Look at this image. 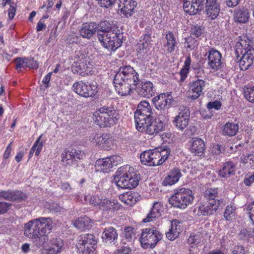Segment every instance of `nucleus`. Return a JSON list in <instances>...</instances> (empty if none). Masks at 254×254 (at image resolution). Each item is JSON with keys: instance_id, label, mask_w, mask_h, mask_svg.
I'll return each instance as SVG.
<instances>
[{"instance_id": "nucleus-1", "label": "nucleus", "mask_w": 254, "mask_h": 254, "mask_svg": "<svg viewBox=\"0 0 254 254\" xmlns=\"http://www.w3.org/2000/svg\"><path fill=\"white\" fill-rule=\"evenodd\" d=\"M50 217H40L29 221L24 225V235L28 237L38 248L43 246L48 240V234L54 227Z\"/></svg>"}, {"instance_id": "nucleus-2", "label": "nucleus", "mask_w": 254, "mask_h": 254, "mask_svg": "<svg viewBox=\"0 0 254 254\" xmlns=\"http://www.w3.org/2000/svg\"><path fill=\"white\" fill-rule=\"evenodd\" d=\"M133 169L128 165L121 167L117 170L114 178L118 187L133 189L138 185L140 176L133 172Z\"/></svg>"}, {"instance_id": "nucleus-3", "label": "nucleus", "mask_w": 254, "mask_h": 254, "mask_svg": "<svg viewBox=\"0 0 254 254\" xmlns=\"http://www.w3.org/2000/svg\"><path fill=\"white\" fill-rule=\"evenodd\" d=\"M120 115L116 110L104 106L96 110L93 116L96 125L100 127H108L117 124Z\"/></svg>"}, {"instance_id": "nucleus-4", "label": "nucleus", "mask_w": 254, "mask_h": 254, "mask_svg": "<svg viewBox=\"0 0 254 254\" xmlns=\"http://www.w3.org/2000/svg\"><path fill=\"white\" fill-rule=\"evenodd\" d=\"M192 193V191L188 189H177L169 199L170 203L174 207L184 209L192 203L194 198Z\"/></svg>"}, {"instance_id": "nucleus-5", "label": "nucleus", "mask_w": 254, "mask_h": 254, "mask_svg": "<svg viewBox=\"0 0 254 254\" xmlns=\"http://www.w3.org/2000/svg\"><path fill=\"white\" fill-rule=\"evenodd\" d=\"M165 117L159 116L158 118L153 119V117L143 122V125H136V128L140 132H145L149 135L156 134L163 130L164 128L166 121Z\"/></svg>"}, {"instance_id": "nucleus-6", "label": "nucleus", "mask_w": 254, "mask_h": 254, "mask_svg": "<svg viewBox=\"0 0 254 254\" xmlns=\"http://www.w3.org/2000/svg\"><path fill=\"white\" fill-rule=\"evenodd\" d=\"M98 38L103 46L110 51H115L122 45L123 35L118 30L107 34L106 36L99 34Z\"/></svg>"}, {"instance_id": "nucleus-7", "label": "nucleus", "mask_w": 254, "mask_h": 254, "mask_svg": "<svg viewBox=\"0 0 254 254\" xmlns=\"http://www.w3.org/2000/svg\"><path fill=\"white\" fill-rule=\"evenodd\" d=\"M162 238V234L155 228H146L142 231L140 241L144 248H154Z\"/></svg>"}, {"instance_id": "nucleus-8", "label": "nucleus", "mask_w": 254, "mask_h": 254, "mask_svg": "<svg viewBox=\"0 0 254 254\" xmlns=\"http://www.w3.org/2000/svg\"><path fill=\"white\" fill-rule=\"evenodd\" d=\"M153 111L148 102L145 101L140 102L134 114L135 126L138 125L141 127L143 122L152 118Z\"/></svg>"}, {"instance_id": "nucleus-9", "label": "nucleus", "mask_w": 254, "mask_h": 254, "mask_svg": "<svg viewBox=\"0 0 254 254\" xmlns=\"http://www.w3.org/2000/svg\"><path fill=\"white\" fill-rule=\"evenodd\" d=\"M72 89L78 95L86 98L93 97L98 92L96 84H87L82 81L75 82L72 86Z\"/></svg>"}, {"instance_id": "nucleus-10", "label": "nucleus", "mask_w": 254, "mask_h": 254, "mask_svg": "<svg viewBox=\"0 0 254 254\" xmlns=\"http://www.w3.org/2000/svg\"><path fill=\"white\" fill-rule=\"evenodd\" d=\"M96 243L95 237L93 235L86 234L80 236L76 247L83 254H93Z\"/></svg>"}, {"instance_id": "nucleus-11", "label": "nucleus", "mask_w": 254, "mask_h": 254, "mask_svg": "<svg viewBox=\"0 0 254 254\" xmlns=\"http://www.w3.org/2000/svg\"><path fill=\"white\" fill-rule=\"evenodd\" d=\"M114 79L138 84L139 75L131 66L127 65L119 68L115 75Z\"/></svg>"}, {"instance_id": "nucleus-12", "label": "nucleus", "mask_w": 254, "mask_h": 254, "mask_svg": "<svg viewBox=\"0 0 254 254\" xmlns=\"http://www.w3.org/2000/svg\"><path fill=\"white\" fill-rule=\"evenodd\" d=\"M226 204L225 200L220 198L218 200H210L208 203L202 204L198 209V214L203 216L213 214L216 211L221 209Z\"/></svg>"}, {"instance_id": "nucleus-13", "label": "nucleus", "mask_w": 254, "mask_h": 254, "mask_svg": "<svg viewBox=\"0 0 254 254\" xmlns=\"http://www.w3.org/2000/svg\"><path fill=\"white\" fill-rule=\"evenodd\" d=\"M90 140L105 150L112 149L114 146V138L108 133L93 134L90 136Z\"/></svg>"}, {"instance_id": "nucleus-14", "label": "nucleus", "mask_w": 254, "mask_h": 254, "mask_svg": "<svg viewBox=\"0 0 254 254\" xmlns=\"http://www.w3.org/2000/svg\"><path fill=\"white\" fill-rule=\"evenodd\" d=\"M84 153L74 148L65 149L62 154V162L66 166H70L77 160L82 159Z\"/></svg>"}, {"instance_id": "nucleus-15", "label": "nucleus", "mask_w": 254, "mask_h": 254, "mask_svg": "<svg viewBox=\"0 0 254 254\" xmlns=\"http://www.w3.org/2000/svg\"><path fill=\"white\" fill-rule=\"evenodd\" d=\"M190 116L189 109L187 107H183L178 115L174 117L172 123L178 130L183 131L189 125Z\"/></svg>"}, {"instance_id": "nucleus-16", "label": "nucleus", "mask_w": 254, "mask_h": 254, "mask_svg": "<svg viewBox=\"0 0 254 254\" xmlns=\"http://www.w3.org/2000/svg\"><path fill=\"white\" fill-rule=\"evenodd\" d=\"M221 54L217 50L211 48L209 51L207 57L208 65L213 71L221 70L224 66V63L221 60Z\"/></svg>"}, {"instance_id": "nucleus-17", "label": "nucleus", "mask_w": 254, "mask_h": 254, "mask_svg": "<svg viewBox=\"0 0 254 254\" xmlns=\"http://www.w3.org/2000/svg\"><path fill=\"white\" fill-rule=\"evenodd\" d=\"M114 84L116 91L121 96H126L129 94L136 88L137 84L114 79Z\"/></svg>"}, {"instance_id": "nucleus-18", "label": "nucleus", "mask_w": 254, "mask_h": 254, "mask_svg": "<svg viewBox=\"0 0 254 254\" xmlns=\"http://www.w3.org/2000/svg\"><path fill=\"white\" fill-rule=\"evenodd\" d=\"M206 86V82L200 79L193 80L190 83V92L191 93L190 98L192 100L197 99L200 96L203 95Z\"/></svg>"}, {"instance_id": "nucleus-19", "label": "nucleus", "mask_w": 254, "mask_h": 254, "mask_svg": "<svg viewBox=\"0 0 254 254\" xmlns=\"http://www.w3.org/2000/svg\"><path fill=\"white\" fill-rule=\"evenodd\" d=\"M134 90L139 95L147 98L152 96L155 93L153 83L148 81H142L140 83L139 82Z\"/></svg>"}, {"instance_id": "nucleus-20", "label": "nucleus", "mask_w": 254, "mask_h": 254, "mask_svg": "<svg viewBox=\"0 0 254 254\" xmlns=\"http://www.w3.org/2000/svg\"><path fill=\"white\" fill-rule=\"evenodd\" d=\"M156 154L155 150H148L143 151L140 155V159L141 163L143 165L149 166H154L158 165L157 155Z\"/></svg>"}, {"instance_id": "nucleus-21", "label": "nucleus", "mask_w": 254, "mask_h": 254, "mask_svg": "<svg viewBox=\"0 0 254 254\" xmlns=\"http://www.w3.org/2000/svg\"><path fill=\"white\" fill-rule=\"evenodd\" d=\"M64 242L61 239L54 238L45 247L44 251L46 254H58L62 252Z\"/></svg>"}, {"instance_id": "nucleus-22", "label": "nucleus", "mask_w": 254, "mask_h": 254, "mask_svg": "<svg viewBox=\"0 0 254 254\" xmlns=\"http://www.w3.org/2000/svg\"><path fill=\"white\" fill-rule=\"evenodd\" d=\"M172 97L166 94L159 95L152 99L154 106L157 110H165L171 106Z\"/></svg>"}, {"instance_id": "nucleus-23", "label": "nucleus", "mask_w": 254, "mask_h": 254, "mask_svg": "<svg viewBox=\"0 0 254 254\" xmlns=\"http://www.w3.org/2000/svg\"><path fill=\"white\" fill-rule=\"evenodd\" d=\"M184 11L189 15H194L203 8L202 0H185L183 4Z\"/></svg>"}, {"instance_id": "nucleus-24", "label": "nucleus", "mask_w": 254, "mask_h": 254, "mask_svg": "<svg viewBox=\"0 0 254 254\" xmlns=\"http://www.w3.org/2000/svg\"><path fill=\"white\" fill-rule=\"evenodd\" d=\"M26 198V194L18 190H7L0 191V199L15 201L24 200Z\"/></svg>"}, {"instance_id": "nucleus-25", "label": "nucleus", "mask_w": 254, "mask_h": 254, "mask_svg": "<svg viewBox=\"0 0 254 254\" xmlns=\"http://www.w3.org/2000/svg\"><path fill=\"white\" fill-rule=\"evenodd\" d=\"M163 209V205L161 202H154L149 212L146 217L143 220V222L145 223L151 222L153 221L154 219L159 217Z\"/></svg>"}, {"instance_id": "nucleus-26", "label": "nucleus", "mask_w": 254, "mask_h": 254, "mask_svg": "<svg viewBox=\"0 0 254 254\" xmlns=\"http://www.w3.org/2000/svg\"><path fill=\"white\" fill-rule=\"evenodd\" d=\"M136 5L137 2L134 0H120L119 4L121 12L127 17L132 15Z\"/></svg>"}, {"instance_id": "nucleus-27", "label": "nucleus", "mask_w": 254, "mask_h": 254, "mask_svg": "<svg viewBox=\"0 0 254 254\" xmlns=\"http://www.w3.org/2000/svg\"><path fill=\"white\" fill-rule=\"evenodd\" d=\"M96 23L95 22H86L83 23L79 29L80 36L83 38L90 39L96 33Z\"/></svg>"}, {"instance_id": "nucleus-28", "label": "nucleus", "mask_w": 254, "mask_h": 254, "mask_svg": "<svg viewBox=\"0 0 254 254\" xmlns=\"http://www.w3.org/2000/svg\"><path fill=\"white\" fill-rule=\"evenodd\" d=\"M181 231L180 221L174 219L171 222L170 227L166 233V236L168 240L173 241L179 236Z\"/></svg>"}, {"instance_id": "nucleus-29", "label": "nucleus", "mask_w": 254, "mask_h": 254, "mask_svg": "<svg viewBox=\"0 0 254 254\" xmlns=\"http://www.w3.org/2000/svg\"><path fill=\"white\" fill-rule=\"evenodd\" d=\"M120 206L118 200L114 199H108L105 197L99 209L104 212H114L119 209Z\"/></svg>"}, {"instance_id": "nucleus-30", "label": "nucleus", "mask_w": 254, "mask_h": 254, "mask_svg": "<svg viewBox=\"0 0 254 254\" xmlns=\"http://www.w3.org/2000/svg\"><path fill=\"white\" fill-rule=\"evenodd\" d=\"M206 14L211 19H215L220 12L219 5L217 0L206 2Z\"/></svg>"}, {"instance_id": "nucleus-31", "label": "nucleus", "mask_w": 254, "mask_h": 254, "mask_svg": "<svg viewBox=\"0 0 254 254\" xmlns=\"http://www.w3.org/2000/svg\"><path fill=\"white\" fill-rule=\"evenodd\" d=\"M117 29L113 23L109 21H101L98 25L96 24V30L98 33V36L99 34H101V35L106 36L107 34L114 32Z\"/></svg>"}, {"instance_id": "nucleus-32", "label": "nucleus", "mask_w": 254, "mask_h": 254, "mask_svg": "<svg viewBox=\"0 0 254 254\" xmlns=\"http://www.w3.org/2000/svg\"><path fill=\"white\" fill-rule=\"evenodd\" d=\"M254 60V51H247L242 56L239 62V65L241 70H246L253 64Z\"/></svg>"}, {"instance_id": "nucleus-33", "label": "nucleus", "mask_w": 254, "mask_h": 254, "mask_svg": "<svg viewBox=\"0 0 254 254\" xmlns=\"http://www.w3.org/2000/svg\"><path fill=\"white\" fill-rule=\"evenodd\" d=\"M182 174L180 170L178 168H174L171 170L165 177L163 182L164 186H171L177 183Z\"/></svg>"}, {"instance_id": "nucleus-34", "label": "nucleus", "mask_w": 254, "mask_h": 254, "mask_svg": "<svg viewBox=\"0 0 254 254\" xmlns=\"http://www.w3.org/2000/svg\"><path fill=\"white\" fill-rule=\"evenodd\" d=\"M190 150L194 155L201 156L205 150V144L203 140L199 138H193Z\"/></svg>"}, {"instance_id": "nucleus-35", "label": "nucleus", "mask_w": 254, "mask_h": 254, "mask_svg": "<svg viewBox=\"0 0 254 254\" xmlns=\"http://www.w3.org/2000/svg\"><path fill=\"white\" fill-rule=\"evenodd\" d=\"M236 164L232 161H228L223 164L222 168L219 170V175L224 178H228L235 175Z\"/></svg>"}, {"instance_id": "nucleus-36", "label": "nucleus", "mask_w": 254, "mask_h": 254, "mask_svg": "<svg viewBox=\"0 0 254 254\" xmlns=\"http://www.w3.org/2000/svg\"><path fill=\"white\" fill-rule=\"evenodd\" d=\"M165 39L166 43L165 47L166 51L168 53H171L175 51L178 44V40L175 37L174 34L171 32H168L165 35Z\"/></svg>"}, {"instance_id": "nucleus-37", "label": "nucleus", "mask_w": 254, "mask_h": 254, "mask_svg": "<svg viewBox=\"0 0 254 254\" xmlns=\"http://www.w3.org/2000/svg\"><path fill=\"white\" fill-rule=\"evenodd\" d=\"M139 195L136 192L128 191L121 194L119 198L121 201L127 205H132L138 200Z\"/></svg>"}, {"instance_id": "nucleus-38", "label": "nucleus", "mask_w": 254, "mask_h": 254, "mask_svg": "<svg viewBox=\"0 0 254 254\" xmlns=\"http://www.w3.org/2000/svg\"><path fill=\"white\" fill-rule=\"evenodd\" d=\"M118 235L116 229L112 227H109L105 229L102 233V238L106 242L111 243L115 242L117 239Z\"/></svg>"}, {"instance_id": "nucleus-39", "label": "nucleus", "mask_w": 254, "mask_h": 254, "mask_svg": "<svg viewBox=\"0 0 254 254\" xmlns=\"http://www.w3.org/2000/svg\"><path fill=\"white\" fill-rule=\"evenodd\" d=\"M95 167L97 171L103 173L109 172L113 167L108 157L98 160L96 162Z\"/></svg>"}, {"instance_id": "nucleus-40", "label": "nucleus", "mask_w": 254, "mask_h": 254, "mask_svg": "<svg viewBox=\"0 0 254 254\" xmlns=\"http://www.w3.org/2000/svg\"><path fill=\"white\" fill-rule=\"evenodd\" d=\"M88 68L86 61L85 59L82 58L79 61L74 62L72 66V70L73 73L80 74L86 72Z\"/></svg>"}, {"instance_id": "nucleus-41", "label": "nucleus", "mask_w": 254, "mask_h": 254, "mask_svg": "<svg viewBox=\"0 0 254 254\" xmlns=\"http://www.w3.org/2000/svg\"><path fill=\"white\" fill-rule=\"evenodd\" d=\"M150 49L151 45L139 40L137 48L138 56L141 59H146L149 55Z\"/></svg>"}, {"instance_id": "nucleus-42", "label": "nucleus", "mask_w": 254, "mask_h": 254, "mask_svg": "<svg viewBox=\"0 0 254 254\" xmlns=\"http://www.w3.org/2000/svg\"><path fill=\"white\" fill-rule=\"evenodd\" d=\"M238 130V124L228 122L226 123L224 126L222 133L223 135L232 136L237 133Z\"/></svg>"}, {"instance_id": "nucleus-43", "label": "nucleus", "mask_w": 254, "mask_h": 254, "mask_svg": "<svg viewBox=\"0 0 254 254\" xmlns=\"http://www.w3.org/2000/svg\"><path fill=\"white\" fill-rule=\"evenodd\" d=\"M105 197L102 195L95 194L90 196H85L84 198L85 200L87 202H88L90 204L100 208Z\"/></svg>"}, {"instance_id": "nucleus-44", "label": "nucleus", "mask_w": 254, "mask_h": 254, "mask_svg": "<svg viewBox=\"0 0 254 254\" xmlns=\"http://www.w3.org/2000/svg\"><path fill=\"white\" fill-rule=\"evenodd\" d=\"M249 17V12L244 8L237 10L235 13L236 20L240 23L246 22L248 20Z\"/></svg>"}, {"instance_id": "nucleus-45", "label": "nucleus", "mask_w": 254, "mask_h": 254, "mask_svg": "<svg viewBox=\"0 0 254 254\" xmlns=\"http://www.w3.org/2000/svg\"><path fill=\"white\" fill-rule=\"evenodd\" d=\"M191 59L190 57H188L185 61L184 64L180 71L181 76V81H184L187 78L188 74L189 73L190 66L191 64Z\"/></svg>"}, {"instance_id": "nucleus-46", "label": "nucleus", "mask_w": 254, "mask_h": 254, "mask_svg": "<svg viewBox=\"0 0 254 254\" xmlns=\"http://www.w3.org/2000/svg\"><path fill=\"white\" fill-rule=\"evenodd\" d=\"M156 154H158L157 156V160L158 161V165L163 164L168 158L170 153V150L169 148L161 149L160 150H155Z\"/></svg>"}, {"instance_id": "nucleus-47", "label": "nucleus", "mask_w": 254, "mask_h": 254, "mask_svg": "<svg viewBox=\"0 0 254 254\" xmlns=\"http://www.w3.org/2000/svg\"><path fill=\"white\" fill-rule=\"evenodd\" d=\"M236 212V208L232 205L227 206L224 214V217L226 220L229 221L234 216Z\"/></svg>"}, {"instance_id": "nucleus-48", "label": "nucleus", "mask_w": 254, "mask_h": 254, "mask_svg": "<svg viewBox=\"0 0 254 254\" xmlns=\"http://www.w3.org/2000/svg\"><path fill=\"white\" fill-rule=\"evenodd\" d=\"M203 234H200V232H197L196 234H191L188 241L190 244L196 245L201 242V238L202 237Z\"/></svg>"}, {"instance_id": "nucleus-49", "label": "nucleus", "mask_w": 254, "mask_h": 254, "mask_svg": "<svg viewBox=\"0 0 254 254\" xmlns=\"http://www.w3.org/2000/svg\"><path fill=\"white\" fill-rule=\"evenodd\" d=\"M218 192L217 188H211L205 191V196L208 201L210 200H216L215 198L218 197ZM217 199V200H218Z\"/></svg>"}, {"instance_id": "nucleus-50", "label": "nucleus", "mask_w": 254, "mask_h": 254, "mask_svg": "<svg viewBox=\"0 0 254 254\" xmlns=\"http://www.w3.org/2000/svg\"><path fill=\"white\" fill-rule=\"evenodd\" d=\"M152 31L150 27L145 28V33L140 38V41L151 45Z\"/></svg>"}, {"instance_id": "nucleus-51", "label": "nucleus", "mask_w": 254, "mask_h": 254, "mask_svg": "<svg viewBox=\"0 0 254 254\" xmlns=\"http://www.w3.org/2000/svg\"><path fill=\"white\" fill-rule=\"evenodd\" d=\"M244 95L249 101L254 102V86L252 88H245Z\"/></svg>"}, {"instance_id": "nucleus-52", "label": "nucleus", "mask_w": 254, "mask_h": 254, "mask_svg": "<svg viewBox=\"0 0 254 254\" xmlns=\"http://www.w3.org/2000/svg\"><path fill=\"white\" fill-rule=\"evenodd\" d=\"M26 61L27 58H17L15 59L16 69L17 70H20L22 67H26Z\"/></svg>"}, {"instance_id": "nucleus-53", "label": "nucleus", "mask_w": 254, "mask_h": 254, "mask_svg": "<svg viewBox=\"0 0 254 254\" xmlns=\"http://www.w3.org/2000/svg\"><path fill=\"white\" fill-rule=\"evenodd\" d=\"M251 228L244 229L241 230L239 236L241 239L248 240L250 238Z\"/></svg>"}, {"instance_id": "nucleus-54", "label": "nucleus", "mask_w": 254, "mask_h": 254, "mask_svg": "<svg viewBox=\"0 0 254 254\" xmlns=\"http://www.w3.org/2000/svg\"><path fill=\"white\" fill-rule=\"evenodd\" d=\"M98 3L103 7L110 8L115 3V0H97Z\"/></svg>"}, {"instance_id": "nucleus-55", "label": "nucleus", "mask_w": 254, "mask_h": 254, "mask_svg": "<svg viewBox=\"0 0 254 254\" xmlns=\"http://www.w3.org/2000/svg\"><path fill=\"white\" fill-rule=\"evenodd\" d=\"M41 137H42V135H41L38 137V138L37 139V140L34 143V144L37 145L36 148L35 149L36 150L35 155L37 156H38L40 154V153L42 149L43 146V141H40Z\"/></svg>"}, {"instance_id": "nucleus-56", "label": "nucleus", "mask_w": 254, "mask_h": 254, "mask_svg": "<svg viewBox=\"0 0 254 254\" xmlns=\"http://www.w3.org/2000/svg\"><path fill=\"white\" fill-rule=\"evenodd\" d=\"M111 162L112 167L113 166H117L122 162L123 159L122 157L119 155H114L108 157Z\"/></svg>"}, {"instance_id": "nucleus-57", "label": "nucleus", "mask_w": 254, "mask_h": 254, "mask_svg": "<svg viewBox=\"0 0 254 254\" xmlns=\"http://www.w3.org/2000/svg\"><path fill=\"white\" fill-rule=\"evenodd\" d=\"M125 235L127 239L130 241L134 236L133 229L131 227H127L125 229Z\"/></svg>"}, {"instance_id": "nucleus-58", "label": "nucleus", "mask_w": 254, "mask_h": 254, "mask_svg": "<svg viewBox=\"0 0 254 254\" xmlns=\"http://www.w3.org/2000/svg\"><path fill=\"white\" fill-rule=\"evenodd\" d=\"M202 34V29L200 26H194L191 29V36L198 38Z\"/></svg>"}, {"instance_id": "nucleus-59", "label": "nucleus", "mask_w": 254, "mask_h": 254, "mask_svg": "<svg viewBox=\"0 0 254 254\" xmlns=\"http://www.w3.org/2000/svg\"><path fill=\"white\" fill-rule=\"evenodd\" d=\"M26 67L33 69H37L38 67V64L36 61L33 59H27L26 63Z\"/></svg>"}, {"instance_id": "nucleus-60", "label": "nucleus", "mask_w": 254, "mask_h": 254, "mask_svg": "<svg viewBox=\"0 0 254 254\" xmlns=\"http://www.w3.org/2000/svg\"><path fill=\"white\" fill-rule=\"evenodd\" d=\"M16 11V4H14V3H11V4L10 5V7L8 10V17L10 20H12L14 18L15 15Z\"/></svg>"}, {"instance_id": "nucleus-61", "label": "nucleus", "mask_w": 254, "mask_h": 254, "mask_svg": "<svg viewBox=\"0 0 254 254\" xmlns=\"http://www.w3.org/2000/svg\"><path fill=\"white\" fill-rule=\"evenodd\" d=\"M221 106V103L219 101L210 102L207 104V107L209 109H215L219 110Z\"/></svg>"}, {"instance_id": "nucleus-62", "label": "nucleus", "mask_w": 254, "mask_h": 254, "mask_svg": "<svg viewBox=\"0 0 254 254\" xmlns=\"http://www.w3.org/2000/svg\"><path fill=\"white\" fill-rule=\"evenodd\" d=\"M10 206L9 203L5 202H0V214L5 213Z\"/></svg>"}, {"instance_id": "nucleus-63", "label": "nucleus", "mask_w": 254, "mask_h": 254, "mask_svg": "<svg viewBox=\"0 0 254 254\" xmlns=\"http://www.w3.org/2000/svg\"><path fill=\"white\" fill-rule=\"evenodd\" d=\"M245 248L242 246H236L232 250L233 254H245Z\"/></svg>"}, {"instance_id": "nucleus-64", "label": "nucleus", "mask_w": 254, "mask_h": 254, "mask_svg": "<svg viewBox=\"0 0 254 254\" xmlns=\"http://www.w3.org/2000/svg\"><path fill=\"white\" fill-rule=\"evenodd\" d=\"M189 41L188 42V45L187 48L190 49H194L197 47L198 45L197 41L193 39L192 38L189 39Z\"/></svg>"}]
</instances>
